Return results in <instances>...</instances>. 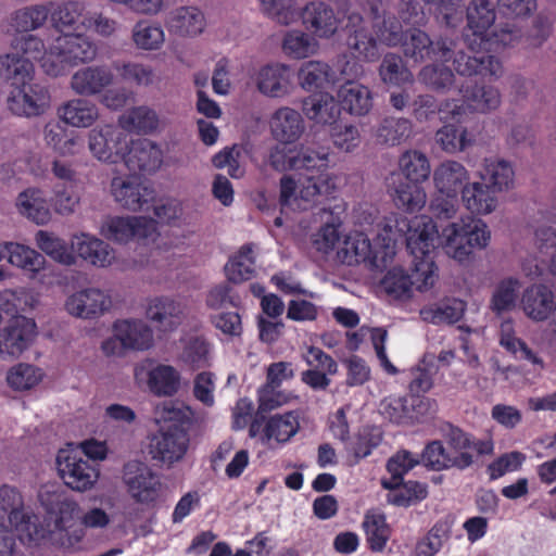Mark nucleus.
I'll return each instance as SVG.
<instances>
[{"mask_svg": "<svg viewBox=\"0 0 556 556\" xmlns=\"http://www.w3.org/2000/svg\"><path fill=\"white\" fill-rule=\"evenodd\" d=\"M54 33L46 41L28 35L15 41L14 47L41 60V70L51 77L65 75L71 68L89 64L98 56V46L85 31L90 29L109 38L119 30V23L102 13L89 12L84 2L65 0L58 3L51 15Z\"/></svg>", "mask_w": 556, "mask_h": 556, "instance_id": "1", "label": "nucleus"}, {"mask_svg": "<svg viewBox=\"0 0 556 556\" xmlns=\"http://www.w3.org/2000/svg\"><path fill=\"white\" fill-rule=\"evenodd\" d=\"M384 220H392L395 242L405 233L406 247L414 258L431 255L437 248L458 264L469 263L476 251L485 250L491 242V230L481 218L464 216L440 225L428 215L412 219L390 215Z\"/></svg>", "mask_w": 556, "mask_h": 556, "instance_id": "2", "label": "nucleus"}, {"mask_svg": "<svg viewBox=\"0 0 556 556\" xmlns=\"http://www.w3.org/2000/svg\"><path fill=\"white\" fill-rule=\"evenodd\" d=\"M38 500L48 516V538L64 548L76 547L84 540L86 529L103 530L112 522V516L105 509L93 506L81 515L80 526H77V503L54 484L43 485Z\"/></svg>", "mask_w": 556, "mask_h": 556, "instance_id": "3", "label": "nucleus"}, {"mask_svg": "<svg viewBox=\"0 0 556 556\" xmlns=\"http://www.w3.org/2000/svg\"><path fill=\"white\" fill-rule=\"evenodd\" d=\"M294 170L304 172L295 180L292 176L280 179V204L291 210H307L320 197L330 194L336 189V176L328 173L329 151L301 147L293 160Z\"/></svg>", "mask_w": 556, "mask_h": 556, "instance_id": "4", "label": "nucleus"}, {"mask_svg": "<svg viewBox=\"0 0 556 556\" xmlns=\"http://www.w3.org/2000/svg\"><path fill=\"white\" fill-rule=\"evenodd\" d=\"M20 38L12 42V52L2 60L11 86L8 103L14 114L35 117L49 110L51 97L48 88L34 79L33 61H37L41 66V60L14 47L15 41Z\"/></svg>", "mask_w": 556, "mask_h": 556, "instance_id": "5", "label": "nucleus"}, {"mask_svg": "<svg viewBox=\"0 0 556 556\" xmlns=\"http://www.w3.org/2000/svg\"><path fill=\"white\" fill-rule=\"evenodd\" d=\"M378 227L374 245L365 233L357 230L349 232L338 251L341 262L349 266L364 263L377 270L387 268L395 257L396 231L392 230V220H384V218Z\"/></svg>", "mask_w": 556, "mask_h": 556, "instance_id": "6", "label": "nucleus"}, {"mask_svg": "<svg viewBox=\"0 0 556 556\" xmlns=\"http://www.w3.org/2000/svg\"><path fill=\"white\" fill-rule=\"evenodd\" d=\"M100 233L116 243H128L131 240L152 244L160 253L181 250L185 242L175 233L161 236L157 224L147 216H108L101 224Z\"/></svg>", "mask_w": 556, "mask_h": 556, "instance_id": "7", "label": "nucleus"}, {"mask_svg": "<svg viewBox=\"0 0 556 556\" xmlns=\"http://www.w3.org/2000/svg\"><path fill=\"white\" fill-rule=\"evenodd\" d=\"M186 417L185 412L174 403H164L157 408V420L169 421L167 428L161 429L151 435L149 454L152 459L167 465L177 463L184 458L189 446L188 433L177 426Z\"/></svg>", "mask_w": 556, "mask_h": 556, "instance_id": "8", "label": "nucleus"}, {"mask_svg": "<svg viewBox=\"0 0 556 556\" xmlns=\"http://www.w3.org/2000/svg\"><path fill=\"white\" fill-rule=\"evenodd\" d=\"M489 42L482 45L481 49L471 55L464 51H458L454 58L456 72L462 76L480 75L482 77L498 78L503 74L501 62L492 55L485 54L491 50H497L500 47H514L523 40L519 29L508 27L502 28L498 33L489 37Z\"/></svg>", "mask_w": 556, "mask_h": 556, "instance_id": "9", "label": "nucleus"}, {"mask_svg": "<svg viewBox=\"0 0 556 556\" xmlns=\"http://www.w3.org/2000/svg\"><path fill=\"white\" fill-rule=\"evenodd\" d=\"M5 520L25 544H37L48 538L47 526L39 523L38 517L25 507L22 493L10 485L0 486V521Z\"/></svg>", "mask_w": 556, "mask_h": 556, "instance_id": "10", "label": "nucleus"}, {"mask_svg": "<svg viewBox=\"0 0 556 556\" xmlns=\"http://www.w3.org/2000/svg\"><path fill=\"white\" fill-rule=\"evenodd\" d=\"M134 381L155 396H173L186 384L178 368L153 358H144L135 365Z\"/></svg>", "mask_w": 556, "mask_h": 556, "instance_id": "11", "label": "nucleus"}, {"mask_svg": "<svg viewBox=\"0 0 556 556\" xmlns=\"http://www.w3.org/2000/svg\"><path fill=\"white\" fill-rule=\"evenodd\" d=\"M110 194L115 203L130 212L149 210L155 198L153 188L144 184L138 175L124 174L121 169L111 179Z\"/></svg>", "mask_w": 556, "mask_h": 556, "instance_id": "12", "label": "nucleus"}, {"mask_svg": "<svg viewBox=\"0 0 556 556\" xmlns=\"http://www.w3.org/2000/svg\"><path fill=\"white\" fill-rule=\"evenodd\" d=\"M122 480L130 497L139 504L155 503L161 495L160 477L143 462H127L123 467Z\"/></svg>", "mask_w": 556, "mask_h": 556, "instance_id": "13", "label": "nucleus"}, {"mask_svg": "<svg viewBox=\"0 0 556 556\" xmlns=\"http://www.w3.org/2000/svg\"><path fill=\"white\" fill-rule=\"evenodd\" d=\"M340 72L346 78L337 92L341 109L355 116L368 114L372 108L371 91L368 87L353 81L364 75L363 66L356 61H348L340 67Z\"/></svg>", "mask_w": 556, "mask_h": 556, "instance_id": "14", "label": "nucleus"}, {"mask_svg": "<svg viewBox=\"0 0 556 556\" xmlns=\"http://www.w3.org/2000/svg\"><path fill=\"white\" fill-rule=\"evenodd\" d=\"M129 139L119 126L102 125L88 132V148L94 159L109 164L124 160Z\"/></svg>", "mask_w": 556, "mask_h": 556, "instance_id": "15", "label": "nucleus"}, {"mask_svg": "<svg viewBox=\"0 0 556 556\" xmlns=\"http://www.w3.org/2000/svg\"><path fill=\"white\" fill-rule=\"evenodd\" d=\"M58 4H48L45 2L30 3L20 7L7 16L4 25L8 34L14 35L11 40L13 42L18 37H25L28 35H37L47 42V37L54 33L53 27L51 30L46 33L45 37L35 34L36 30L41 29L49 16L51 17L53 9ZM12 43H10L11 46Z\"/></svg>", "mask_w": 556, "mask_h": 556, "instance_id": "16", "label": "nucleus"}, {"mask_svg": "<svg viewBox=\"0 0 556 556\" xmlns=\"http://www.w3.org/2000/svg\"><path fill=\"white\" fill-rule=\"evenodd\" d=\"M56 468L65 485L77 492L91 490L99 479V470L71 448L59 451Z\"/></svg>", "mask_w": 556, "mask_h": 556, "instance_id": "17", "label": "nucleus"}, {"mask_svg": "<svg viewBox=\"0 0 556 556\" xmlns=\"http://www.w3.org/2000/svg\"><path fill=\"white\" fill-rule=\"evenodd\" d=\"M451 468L465 470L475 463L477 455H490L494 451L491 439L478 440L458 428H451L446 434Z\"/></svg>", "mask_w": 556, "mask_h": 556, "instance_id": "18", "label": "nucleus"}, {"mask_svg": "<svg viewBox=\"0 0 556 556\" xmlns=\"http://www.w3.org/2000/svg\"><path fill=\"white\" fill-rule=\"evenodd\" d=\"M252 81L262 96L270 99L288 98L294 89L292 70L282 62L261 65L254 71Z\"/></svg>", "mask_w": 556, "mask_h": 556, "instance_id": "19", "label": "nucleus"}, {"mask_svg": "<svg viewBox=\"0 0 556 556\" xmlns=\"http://www.w3.org/2000/svg\"><path fill=\"white\" fill-rule=\"evenodd\" d=\"M37 325L34 319L16 316L0 330V359L20 357L35 341Z\"/></svg>", "mask_w": 556, "mask_h": 556, "instance_id": "20", "label": "nucleus"}, {"mask_svg": "<svg viewBox=\"0 0 556 556\" xmlns=\"http://www.w3.org/2000/svg\"><path fill=\"white\" fill-rule=\"evenodd\" d=\"M467 28L465 41L469 53L473 55L489 40L488 31L496 20V12L490 0H471L466 8Z\"/></svg>", "mask_w": 556, "mask_h": 556, "instance_id": "21", "label": "nucleus"}, {"mask_svg": "<svg viewBox=\"0 0 556 556\" xmlns=\"http://www.w3.org/2000/svg\"><path fill=\"white\" fill-rule=\"evenodd\" d=\"M299 414L288 412L273 415L263 424L253 422L250 427V435L258 437L263 444L274 446L289 442L299 432Z\"/></svg>", "mask_w": 556, "mask_h": 556, "instance_id": "22", "label": "nucleus"}, {"mask_svg": "<svg viewBox=\"0 0 556 556\" xmlns=\"http://www.w3.org/2000/svg\"><path fill=\"white\" fill-rule=\"evenodd\" d=\"M302 24L317 39L332 38L341 27V16L328 3L319 0L307 2L301 11Z\"/></svg>", "mask_w": 556, "mask_h": 556, "instance_id": "23", "label": "nucleus"}, {"mask_svg": "<svg viewBox=\"0 0 556 556\" xmlns=\"http://www.w3.org/2000/svg\"><path fill=\"white\" fill-rule=\"evenodd\" d=\"M110 294L99 288H86L70 294L64 302V309L74 317L93 319L110 309Z\"/></svg>", "mask_w": 556, "mask_h": 556, "instance_id": "24", "label": "nucleus"}, {"mask_svg": "<svg viewBox=\"0 0 556 556\" xmlns=\"http://www.w3.org/2000/svg\"><path fill=\"white\" fill-rule=\"evenodd\" d=\"M114 77L113 70L109 65L83 66L71 76L70 88L78 96H97L113 84Z\"/></svg>", "mask_w": 556, "mask_h": 556, "instance_id": "25", "label": "nucleus"}, {"mask_svg": "<svg viewBox=\"0 0 556 556\" xmlns=\"http://www.w3.org/2000/svg\"><path fill=\"white\" fill-rule=\"evenodd\" d=\"M520 308L530 320L546 321L556 311L555 293L544 283L531 285L521 293Z\"/></svg>", "mask_w": 556, "mask_h": 556, "instance_id": "26", "label": "nucleus"}, {"mask_svg": "<svg viewBox=\"0 0 556 556\" xmlns=\"http://www.w3.org/2000/svg\"><path fill=\"white\" fill-rule=\"evenodd\" d=\"M406 58L419 63L426 60L447 61L451 58V48L445 41H431L430 37L420 29H412L403 42Z\"/></svg>", "mask_w": 556, "mask_h": 556, "instance_id": "27", "label": "nucleus"}, {"mask_svg": "<svg viewBox=\"0 0 556 556\" xmlns=\"http://www.w3.org/2000/svg\"><path fill=\"white\" fill-rule=\"evenodd\" d=\"M168 31L180 38H195L206 28L204 12L195 5H181L173 9L166 17Z\"/></svg>", "mask_w": 556, "mask_h": 556, "instance_id": "28", "label": "nucleus"}, {"mask_svg": "<svg viewBox=\"0 0 556 556\" xmlns=\"http://www.w3.org/2000/svg\"><path fill=\"white\" fill-rule=\"evenodd\" d=\"M268 124L273 138L281 144L296 142L305 130L301 113L290 106H280L274 111Z\"/></svg>", "mask_w": 556, "mask_h": 556, "instance_id": "29", "label": "nucleus"}, {"mask_svg": "<svg viewBox=\"0 0 556 556\" xmlns=\"http://www.w3.org/2000/svg\"><path fill=\"white\" fill-rule=\"evenodd\" d=\"M123 164L130 172L154 173L163 164V151L155 142L140 139L131 142L125 152Z\"/></svg>", "mask_w": 556, "mask_h": 556, "instance_id": "30", "label": "nucleus"}, {"mask_svg": "<svg viewBox=\"0 0 556 556\" xmlns=\"http://www.w3.org/2000/svg\"><path fill=\"white\" fill-rule=\"evenodd\" d=\"M469 182L470 173L460 162L445 160L433 170V185L441 194L459 195Z\"/></svg>", "mask_w": 556, "mask_h": 556, "instance_id": "31", "label": "nucleus"}, {"mask_svg": "<svg viewBox=\"0 0 556 556\" xmlns=\"http://www.w3.org/2000/svg\"><path fill=\"white\" fill-rule=\"evenodd\" d=\"M17 213L38 226L48 225L52 219L49 201L43 189L28 187L15 200Z\"/></svg>", "mask_w": 556, "mask_h": 556, "instance_id": "32", "label": "nucleus"}, {"mask_svg": "<svg viewBox=\"0 0 556 556\" xmlns=\"http://www.w3.org/2000/svg\"><path fill=\"white\" fill-rule=\"evenodd\" d=\"M1 247H3V254L8 263L30 277H36L47 264L45 255L28 244L3 241Z\"/></svg>", "mask_w": 556, "mask_h": 556, "instance_id": "33", "label": "nucleus"}, {"mask_svg": "<svg viewBox=\"0 0 556 556\" xmlns=\"http://www.w3.org/2000/svg\"><path fill=\"white\" fill-rule=\"evenodd\" d=\"M479 177L495 193L508 192L516 186L513 164L500 157L484 159Z\"/></svg>", "mask_w": 556, "mask_h": 556, "instance_id": "34", "label": "nucleus"}, {"mask_svg": "<svg viewBox=\"0 0 556 556\" xmlns=\"http://www.w3.org/2000/svg\"><path fill=\"white\" fill-rule=\"evenodd\" d=\"M420 184L403 181L397 174H392L388 186L395 205L408 213L419 212L424 208L427 203V193Z\"/></svg>", "mask_w": 556, "mask_h": 556, "instance_id": "35", "label": "nucleus"}, {"mask_svg": "<svg viewBox=\"0 0 556 556\" xmlns=\"http://www.w3.org/2000/svg\"><path fill=\"white\" fill-rule=\"evenodd\" d=\"M45 144L59 156H75L83 149V140L78 134L67 131L59 122H48L42 131Z\"/></svg>", "mask_w": 556, "mask_h": 556, "instance_id": "36", "label": "nucleus"}, {"mask_svg": "<svg viewBox=\"0 0 556 556\" xmlns=\"http://www.w3.org/2000/svg\"><path fill=\"white\" fill-rule=\"evenodd\" d=\"M184 304L170 296H155L149 300L146 314L163 330L175 329L181 320Z\"/></svg>", "mask_w": 556, "mask_h": 556, "instance_id": "37", "label": "nucleus"}, {"mask_svg": "<svg viewBox=\"0 0 556 556\" xmlns=\"http://www.w3.org/2000/svg\"><path fill=\"white\" fill-rule=\"evenodd\" d=\"M113 330L128 351H147L153 345V331L143 320H117Z\"/></svg>", "mask_w": 556, "mask_h": 556, "instance_id": "38", "label": "nucleus"}, {"mask_svg": "<svg viewBox=\"0 0 556 556\" xmlns=\"http://www.w3.org/2000/svg\"><path fill=\"white\" fill-rule=\"evenodd\" d=\"M60 119L74 128L91 127L99 118L98 105L85 98H75L64 102L58 109Z\"/></svg>", "mask_w": 556, "mask_h": 556, "instance_id": "39", "label": "nucleus"}, {"mask_svg": "<svg viewBox=\"0 0 556 556\" xmlns=\"http://www.w3.org/2000/svg\"><path fill=\"white\" fill-rule=\"evenodd\" d=\"M460 200L465 208L476 216L490 215L498 205L495 192L482 181L469 182L463 189Z\"/></svg>", "mask_w": 556, "mask_h": 556, "instance_id": "40", "label": "nucleus"}, {"mask_svg": "<svg viewBox=\"0 0 556 556\" xmlns=\"http://www.w3.org/2000/svg\"><path fill=\"white\" fill-rule=\"evenodd\" d=\"M500 345L518 361H526L538 369H544L543 358L534 352L522 339L517 337L514 321L506 319L500 327Z\"/></svg>", "mask_w": 556, "mask_h": 556, "instance_id": "41", "label": "nucleus"}, {"mask_svg": "<svg viewBox=\"0 0 556 556\" xmlns=\"http://www.w3.org/2000/svg\"><path fill=\"white\" fill-rule=\"evenodd\" d=\"M302 108L305 116L319 125H332L341 115V108L336 98L329 92L307 97L303 101Z\"/></svg>", "mask_w": 556, "mask_h": 556, "instance_id": "42", "label": "nucleus"}, {"mask_svg": "<svg viewBox=\"0 0 556 556\" xmlns=\"http://www.w3.org/2000/svg\"><path fill=\"white\" fill-rule=\"evenodd\" d=\"M298 83L303 90L312 92L332 86L336 75L328 63L311 60L299 67Z\"/></svg>", "mask_w": 556, "mask_h": 556, "instance_id": "43", "label": "nucleus"}, {"mask_svg": "<svg viewBox=\"0 0 556 556\" xmlns=\"http://www.w3.org/2000/svg\"><path fill=\"white\" fill-rule=\"evenodd\" d=\"M350 21H358L359 26L349 35L346 45L352 55L358 60L372 62L379 56V41L374 38L361 16H351Z\"/></svg>", "mask_w": 556, "mask_h": 556, "instance_id": "44", "label": "nucleus"}, {"mask_svg": "<svg viewBox=\"0 0 556 556\" xmlns=\"http://www.w3.org/2000/svg\"><path fill=\"white\" fill-rule=\"evenodd\" d=\"M34 239L39 251L52 261L64 266L76 264V256L72 251V242L68 245L64 239L47 230H38Z\"/></svg>", "mask_w": 556, "mask_h": 556, "instance_id": "45", "label": "nucleus"}, {"mask_svg": "<svg viewBox=\"0 0 556 556\" xmlns=\"http://www.w3.org/2000/svg\"><path fill=\"white\" fill-rule=\"evenodd\" d=\"M318 39L311 33L301 29L288 30L282 38L283 54L291 60H304L314 56L319 51Z\"/></svg>", "mask_w": 556, "mask_h": 556, "instance_id": "46", "label": "nucleus"}, {"mask_svg": "<svg viewBox=\"0 0 556 556\" xmlns=\"http://www.w3.org/2000/svg\"><path fill=\"white\" fill-rule=\"evenodd\" d=\"M165 30L159 22L139 20L131 28V41L141 51H157L165 43Z\"/></svg>", "mask_w": 556, "mask_h": 556, "instance_id": "47", "label": "nucleus"}, {"mask_svg": "<svg viewBox=\"0 0 556 556\" xmlns=\"http://www.w3.org/2000/svg\"><path fill=\"white\" fill-rule=\"evenodd\" d=\"M366 333H369L372 346L375 349L377 358L381 367L390 375L397 372L396 367L390 362L386 352V342L388 339V332L383 328H364L362 327L358 331L349 332L348 344L352 350H357L362 343Z\"/></svg>", "mask_w": 556, "mask_h": 556, "instance_id": "48", "label": "nucleus"}, {"mask_svg": "<svg viewBox=\"0 0 556 556\" xmlns=\"http://www.w3.org/2000/svg\"><path fill=\"white\" fill-rule=\"evenodd\" d=\"M118 123L124 131H136L138 134H150L161 126V119L156 112L147 105L126 111L119 116Z\"/></svg>", "mask_w": 556, "mask_h": 556, "instance_id": "49", "label": "nucleus"}, {"mask_svg": "<svg viewBox=\"0 0 556 556\" xmlns=\"http://www.w3.org/2000/svg\"><path fill=\"white\" fill-rule=\"evenodd\" d=\"M380 289L392 300L406 301L413 296L414 282L402 266H393L380 280Z\"/></svg>", "mask_w": 556, "mask_h": 556, "instance_id": "50", "label": "nucleus"}, {"mask_svg": "<svg viewBox=\"0 0 556 556\" xmlns=\"http://www.w3.org/2000/svg\"><path fill=\"white\" fill-rule=\"evenodd\" d=\"M255 273V253L252 244L239 249L225 265V274L229 281L239 283L251 279Z\"/></svg>", "mask_w": 556, "mask_h": 556, "instance_id": "51", "label": "nucleus"}, {"mask_svg": "<svg viewBox=\"0 0 556 556\" xmlns=\"http://www.w3.org/2000/svg\"><path fill=\"white\" fill-rule=\"evenodd\" d=\"M521 289V281L517 277H505L501 279L491 298V308L496 314L513 311L518 302Z\"/></svg>", "mask_w": 556, "mask_h": 556, "instance_id": "52", "label": "nucleus"}, {"mask_svg": "<svg viewBox=\"0 0 556 556\" xmlns=\"http://www.w3.org/2000/svg\"><path fill=\"white\" fill-rule=\"evenodd\" d=\"M366 541L372 552H382L391 536L386 517L377 511H368L362 523Z\"/></svg>", "mask_w": 556, "mask_h": 556, "instance_id": "53", "label": "nucleus"}, {"mask_svg": "<svg viewBox=\"0 0 556 556\" xmlns=\"http://www.w3.org/2000/svg\"><path fill=\"white\" fill-rule=\"evenodd\" d=\"M399 169L405 179L410 182H424L431 174L427 155L417 150H407L401 154Z\"/></svg>", "mask_w": 556, "mask_h": 556, "instance_id": "54", "label": "nucleus"}, {"mask_svg": "<svg viewBox=\"0 0 556 556\" xmlns=\"http://www.w3.org/2000/svg\"><path fill=\"white\" fill-rule=\"evenodd\" d=\"M464 312L465 303L457 299H451L422 308L420 316L425 321L434 325L453 324L463 317Z\"/></svg>", "mask_w": 556, "mask_h": 556, "instance_id": "55", "label": "nucleus"}, {"mask_svg": "<svg viewBox=\"0 0 556 556\" xmlns=\"http://www.w3.org/2000/svg\"><path fill=\"white\" fill-rule=\"evenodd\" d=\"M464 102L467 103L469 111L478 113H489L501 105V93L498 89L492 86L475 87L471 90L460 88Z\"/></svg>", "mask_w": 556, "mask_h": 556, "instance_id": "56", "label": "nucleus"}, {"mask_svg": "<svg viewBox=\"0 0 556 556\" xmlns=\"http://www.w3.org/2000/svg\"><path fill=\"white\" fill-rule=\"evenodd\" d=\"M45 378V371L27 363H18L7 372V383L14 391H28L36 388Z\"/></svg>", "mask_w": 556, "mask_h": 556, "instance_id": "57", "label": "nucleus"}, {"mask_svg": "<svg viewBox=\"0 0 556 556\" xmlns=\"http://www.w3.org/2000/svg\"><path fill=\"white\" fill-rule=\"evenodd\" d=\"M435 141L444 152L455 154L472 146L473 138L467 128L447 124L437 131Z\"/></svg>", "mask_w": 556, "mask_h": 556, "instance_id": "58", "label": "nucleus"}, {"mask_svg": "<svg viewBox=\"0 0 556 556\" xmlns=\"http://www.w3.org/2000/svg\"><path fill=\"white\" fill-rule=\"evenodd\" d=\"M247 149L240 144L226 147L212 157L213 165L218 168H227L233 179H240L245 174Z\"/></svg>", "mask_w": 556, "mask_h": 556, "instance_id": "59", "label": "nucleus"}, {"mask_svg": "<svg viewBox=\"0 0 556 556\" xmlns=\"http://www.w3.org/2000/svg\"><path fill=\"white\" fill-rule=\"evenodd\" d=\"M379 76L381 80L390 86H403L414 80L413 73L405 65L403 59L394 53L384 55L380 67Z\"/></svg>", "mask_w": 556, "mask_h": 556, "instance_id": "60", "label": "nucleus"}, {"mask_svg": "<svg viewBox=\"0 0 556 556\" xmlns=\"http://www.w3.org/2000/svg\"><path fill=\"white\" fill-rule=\"evenodd\" d=\"M180 343L181 351L179 353V359L182 363L193 368H200L208 364L211 346L203 337L192 336L184 338Z\"/></svg>", "mask_w": 556, "mask_h": 556, "instance_id": "61", "label": "nucleus"}, {"mask_svg": "<svg viewBox=\"0 0 556 556\" xmlns=\"http://www.w3.org/2000/svg\"><path fill=\"white\" fill-rule=\"evenodd\" d=\"M412 132L410 122L406 118H384L376 131L377 142L389 147L400 144Z\"/></svg>", "mask_w": 556, "mask_h": 556, "instance_id": "62", "label": "nucleus"}, {"mask_svg": "<svg viewBox=\"0 0 556 556\" xmlns=\"http://www.w3.org/2000/svg\"><path fill=\"white\" fill-rule=\"evenodd\" d=\"M389 490L387 500L396 506H409L426 498L427 486L416 481L400 482L394 486H383Z\"/></svg>", "mask_w": 556, "mask_h": 556, "instance_id": "63", "label": "nucleus"}, {"mask_svg": "<svg viewBox=\"0 0 556 556\" xmlns=\"http://www.w3.org/2000/svg\"><path fill=\"white\" fill-rule=\"evenodd\" d=\"M534 245L542 257H548L549 273L556 277V226L544 224L534 230Z\"/></svg>", "mask_w": 556, "mask_h": 556, "instance_id": "64", "label": "nucleus"}]
</instances>
